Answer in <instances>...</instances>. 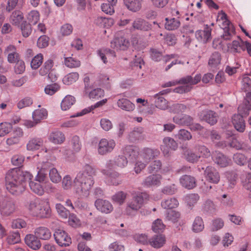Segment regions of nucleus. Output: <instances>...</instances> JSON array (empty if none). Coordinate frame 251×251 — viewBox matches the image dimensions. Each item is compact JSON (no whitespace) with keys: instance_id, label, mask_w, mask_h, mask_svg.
<instances>
[{"instance_id":"obj_1","label":"nucleus","mask_w":251,"mask_h":251,"mask_svg":"<svg viewBox=\"0 0 251 251\" xmlns=\"http://www.w3.org/2000/svg\"><path fill=\"white\" fill-rule=\"evenodd\" d=\"M96 172L91 166L85 165L73 180L70 175H66L62 180V186L65 190L71 189L73 185L74 193L80 199L88 197L95 183L94 176Z\"/></svg>"},{"instance_id":"obj_2","label":"nucleus","mask_w":251,"mask_h":251,"mask_svg":"<svg viewBox=\"0 0 251 251\" xmlns=\"http://www.w3.org/2000/svg\"><path fill=\"white\" fill-rule=\"evenodd\" d=\"M32 177L29 172L20 168L10 170L5 176L6 188L12 194L18 195L25 190V183L28 182L30 189L34 193L42 195L44 194L43 187L40 183L31 181Z\"/></svg>"},{"instance_id":"obj_3","label":"nucleus","mask_w":251,"mask_h":251,"mask_svg":"<svg viewBox=\"0 0 251 251\" xmlns=\"http://www.w3.org/2000/svg\"><path fill=\"white\" fill-rule=\"evenodd\" d=\"M148 197L146 193H139L134 196L127 203L126 208V214L129 216L134 215L142 207L144 201Z\"/></svg>"},{"instance_id":"obj_4","label":"nucleus","mask_w":251,"mask_h":251,"mask_svg":"<svg viewBox=\"0 0 251 251\" xmlns=\"http://www.w3.org/2000/svg\"><path fill=\"white\" fill-rule=\"evenodd\" d=\"M201 80V75L200 74H197L194 77L191 75H187L179 79L178 80H174L167 82L162 85V87H169L176 85L178 84H189L195 85Z\"/></svg>"},{"instance_id":"obj_5","label":"nucleus","mask_w":251,"mask_h":251,"mask_svg":"<svg viewBox=\"0 0 251 251\" xmlns=\"http://www.w3.org/2000/svg\"><path fill=\"white\" fill-rule=\"evenodd\" d=\"M53 236L56 243L60 247H69L72 244L70 236L62 229H56L53 233Z\"/></svg>"},{"instance_id":"obj_6","label":"nucleus","mask_w":251,"mask_h":251,"mask_svg":"<svg viewBox=\"0 0 251 251\" xmlns=\"http://www.w3.org/2000/svg\"><path fill=\"white\" fill-rule=\"evenodd\" d=\"M101 173L106 176V181L109 185L118 186L122 184L123 178L121 175L115 171L102 169Z\"/></svg>"},{"instance_id":"obj_7","label":"nucleus","mask_w":251,"mask_h":251,"mask_svg":"<svg viewBox=\"0 0 251 251\" xmlns=\"http://www.w3.org/2000/svg\"><path fill=\"white\" fill-rule=\"evenodd\" d=\"M16 209L15 201L10 198L4 199L0 203V212L3 216H8Z\"/></svg>"},{"instance_id":"obj_8","label":"nucleus","mask_w":251,"mask_h":251,"mask_svg":"<svg viewBox=\"0 0 251 251\" xmlns=\"http://www.w3.org/2000/svg\"><path fill=\"white\" fill-rule=\"evenodd\" d=\"M27 199L25 203V206L29 210L31 215L36 216L39 208H40L41 205H42V202H40L38 198H36L31 194L28 195Z\"/></svg>"},{"instance_id":"obj_9","label":"nucleus","mask_w":251,"mask_h":251,"mask_svg":"<svg viewBox=\"0 0 251 251\" xmlns=\"http://www.w3.org/2000/svg\"><path fill=\"white\" fill-rule=\"evenodd\" d=\"M116 146L115 142L113 139L107 140L101 139L98 145V152L100 155H105L111 152Z\"/></svg>"},{"instance_id":"obj_10","label":"nucleus","mask_w":251,"mask_h":251,"mask_svg":"<svg viewBox=\"0 0 251 251\" xmlns=\"http://www.w3.org/2000/svg\"><path fill=\"white\" fill-rule=\"evenodd\" d=\"M161 179L162 176L160 174H151L143 179L142 185L145 188L157 187L161 184Z\"/></svg>"},{"instance_id":"obj_11","label":"nucleus","mask_w":251,"mask_h":251,"mask_svg":"<svg viewBox=\"0 0 251 251\" xmlns=\"http://www.w3.org/2000/svg\"><path fill=\"white\" fill-rule=\"evenodd\" d=\"M199 116L201 121H203L211 126L216 124L217 122V115L212 110H203L199 114Z\"/></svg>"},{"instance_id":"obj_12","label":"nucleus","mask_w":251,"mask_h":251,"mask_svg":"<svg viewBox=\"0 0 251 251\" xmlns=\"http://www.w3.org/2000/svg\"><path fill=\"white\" fill-rule=\"evenodd\" d=\"M206 180L209 182L217 184L220 179V176L217 170L212 167L207 166L204 170Z\"/></svg>"},{"instance_id":"obj_13","label":"nucleus","mask_w":251,"mask_h":251,"mask_svg":"<svg viewBox=\"0 0 251 251\" xmlns=\"http://www.w3.org/2000/svg\"><path fill=\"white\" fill-rule=\"evenodd\" d=\"M95 206L97 210L102 213L108 214L113 209L111 203L108 201L98 199L95 202Z\"/></svg>"},{"instance_id":"obj_14","label":"nucleus","mask_w":251,"mask_h":251,"mask_svg":"<svg viewBox=\"0 0 251 251\" xmlns=\"http://www.w3.org/2000/svg\"><path fill=\"white\" fill-rule=\"evenodd\" d=\"M221 27L224 29V32L222 35V38L225 40H229L231 39L233 35L235 34V29L230 23V21L227 19L222 21Z\"/></svg>"},{"instance_id":"obj_15","label":"nucleus","mask_w":251,"mask_h":251,"mask_svg":"<svg viewBox=\"0 0 251 251\" xmlns=\"http://www.w3.org/2000/svg\"><path fill=\"white\" fill-rule=\"evenodd\" d=\"M211 31L212 28L206 25L203 30H197L196 32V38L199 41L206 43L211 38Z\"/></svg>"},{"instance_id":"obj_16","label":"nucleus","mask_w":251,"mask_h":251,"mask_svg":"<svg viewBox=\"0 0 251 251\" xmlns=\"http://www.w3.org/2000/svg\"><path fill=\"white\" fill-rule=\"evenodd\" d=\"M129 46L128 40L124 37H115L111 42V47L116 50H126Z\"/></svg>"},{"instance_id":"obj_17","label":"nucleus","mask_w":251,"mask_h":251,"mask_svg":"<svg viewBox=\"0 0 251 251\" xmlns=\"http://www.w3.org/2000/svg\"><path fill=\"white\" fill-rule=\"evenodd\" d=\"M163 145L161 146V150L162 151L165 155L169 154V149L173 150H176L177 148L178 145L176 141L172 138L166 137L163 139Z\"/></svg>"},{"instance_id":"obj_18","label":"nucleus","mask_w":251,"mask_h":251,"mask_svg":"<svg viewBox=\"0 0 251 251\" xmlns=\"http://www.w3.org/2000/svg\"><path fill=\"white\" fill-rule=\"evenodd\" d=\"M132 27L136 30L148 31L151 29L152 25L145 20L138 18L135 19L132 23Z\"/></svg>"},{"instance_id":"obj_19","label":"nucleus","mask_w":251,"mask_h":251,"mask_svg":"<svg viewBox=\"0 0 251 251\" xmlns=\"http://www.w3.org/2000/svg\"><path fill=\"white\" fill-rule=\"evenodd\" d=\"M159 153L160 152L158 150L147 148L142 150L141 156L145 162L148 163L151 160L157 157Z\"/></svg>"},{"instance_id":"obj_20","label":"nucleus","mask_w":251,"mask_h":251,"mask_svg":"<svg viewBox=\"0 0 251 251\" xmlns=\"http://www.w3.org/2000/svg\"><path fill=\"white\" fill-rule=\"evenodd\" d=\"M25 241L28 247L34 250H38L41 247L40 240L35 235L31 234L26 235L25 238Z\"/></svg>"},{"instance_id":"obj_21","label":"nucleus","mask_w":251,"mask_h":251,"mask_svg":"<svg viewBox=\"0 0 251 251\" xmlns=\"http://www.w3.org/2000/svg\"><path fill=\"white\" fill-rule=\"evenodd\" d=\"M232 123L236 130L243 132L246 128L245 120L242 115L239 114H234L232 117Z\"/></svg>"},{"instance_id":"obj_22","label":"nucleus","mask_w":251,"mask_h":251,"mask_svg":"<svg viewBox=\"0 0 251 251\" xmlns=\"http://www.w3.org/2000/svg\"><path fill=\"white\" fill-rule=\"evenodd\" d=\"M173 121L177 125L188 126L193 122L194 119L190 115L182 114L173 117Z\"/></svg>"},{"instance_id":"obj_23","label":"nucleus","mask_w":251,"mask_h":251,"mask_svg":"<svg viewBox=\"0 0 251 251\" xmlns=\"http://www.w3.org/2000/svg\"><path fill=\"white\" fill-rule=\"evenodd\" d=\"M48 139L50 142L54 144L59 145L65 141V137L61 131L55 130L50 133Z\"/></svg>"},{"instance_id":"obj_24","label":"nucleus","mask_w":251,"mask_h":251,"mask_svg":"<svg viewBox=\"0 0 251 251\" xmlns=\"http://www.w3.org/2000/svg\"><path fill=\"white\" fill-rule=\"evenodd\" d=\"M144 138L143 129L141 127L135 128L128 134V140L131 143H136L144 140Z\"/></svg>"},{"instance_id":"obj_25","label":"nucleus","mask_w":251,"mask_h":251,"mask_svg":"<svg viewBox=\"0 0 251 251\" xmlns=\"http://www.w3.org/2000/svg\"><path fill=\"white\" fill-rule=\"evenodd\" d=\"M180 183L183 187L188 189L194 188L196 185V179L189 175H184L180 178Z\"/></svg>"},{"instance_id":"obj_26","label":"nucleus","mask_w":251,"mask_h":251,"mask_svg":"<svg viewBox=\"0 0 251 251\" xmlns=\"http://www.w3.org/2000/svg\"><path fill=\"white\" fill-rule=\"evenodd\" d=\"M212 157L213 161L221 167L226 166L228 163L227 158L219 151H215L213 152Z\"/></svg>"},{"instance_id":"obj_27","label":"nucleus","mask_w":251,"mask_h":251,"mask_svg":"<svg viewBox=\"0 0 251 251\" xmlns=\"http://www.w3.org/2000/svg\"><path fill=\"white\" fill-rule=\"evenodd\" d=\"M123 151L125 155L128 156L132 160L136 159L139 154V148L133 146L127 145L124 147Z\"/></svg>"},{"instance_id":"obj_28","label":"nucleus","mask_w":251,"mask_h":251,"mask_svg":"<svg viewBox=\"0 0 251 251\" xmlns=\"http://www.w3.org/2000/svg\"><path fill=\"white\" fill-rule=\"evenodd\" d=\"M165 237L162 235H155L149 239V244L153 248H160L165 244Z\"/></svg>"},{"instance_id":"obj_29","label":"nucleus","mask_w":251,"mask_h":251,"mask_svg":"<svg viewBox=\"0 0 251 251\" xmlns=\"http://www.w3.org/2000/svg\"><path fill=\"white\" fill-rule=\"evenodd\" d=\"M50 214L51 209L48 202H42V205H41L36 217L46 218L49 217Z\"/></svg>"},{"instance_id":"obj_30","label":"nucleus","mask_w":251,"mask_h":251,"mask_svg":"<svg viewBox=\"0 0 251 251\" xmlns=\"http://www.w3.org/2000/svg\"><path fill=\"white\" fill-rule=\"evenodd\" d=\"M35 235L38 238L43 240H48L51 237V232L50 230L45 227H39L34 231Z\"/></svg>"},{"instance_id":"obj_31","label":"nucleus","mask_w":251,"mask_h":251,"mask_svg":"<svg viewBox=\"0 0 251 251\" xmlns=\"http://www.w3.org/2000/svg\"><path fill=\"white\" fill-rule=\"evenodd\" d=\"M118 107L124 110L132 111L135 108V105L127 99H119L117 101Z\"/></svg>"},{"instance_id":"obj_32","label":"nucleus","mask_w":251,"mask_h":251,"mask_svg":"<svg viewBox=\"0 0 251 251\" xmlns=\"http://www.w3.org/2000/svg\"><path fill=\"white\" fill-rule=\"evenodd\" d=\"M204 228V222L203 219L200 216L195 217L192 225L191 229L194 233H199L201 232Z\"/></svg>"},{"instance_id":"obj_33","label":"nucleus","mask_w":251,"mask_h":251,"mask_svg":"<svg viewBox=\"0 0 251 251\" xmlns=\"http://www.w3.org/2000/svg\"><path fill=\"white\" fill-rule=\"evenodd\" d=\"M221 55L217 51L213 52L210 56L208 65L212 69H216L221 63Z\"/></svg>"},{"instance_id":"obj_34","label":"nucleus","mask_w":251,"mask_h":251,"mask_svg":"<svg viewBox=\"0 0 251 251\" xmlns=\"http://www.w3.org/2000/svg\"><path fill=\"white\" fill-rule=\"evenodd\" d=\"M154 99L155 105L157 108L165 110L168 108L167 100L159 94H156L154 96Z\"/></svg>"},{"instance_id":"obj_35","label":"nucleus","mask_w":251,"mask_h":251,"mask_svg":"<svg viewBox=\"0 0 251 251\" xmlns=\"http://www.w3.org/2000/svg\"><path fill=\"white\" fill-rule=\"evenodd\" d=\"M165 28L168 30H174L177 29L180 25V21L175 18L165 19Z\"/></svg>"},{"instance_id":"obj_36","label":"nucleus","mask_w":251,"mask_h":251,"mask_svg":"<svg viewBox=\"0 0 251 251\" xmlns=\"http://www.w3.org/2000/svg\"><path fill=\"white\" fill-rule=\"evenodd\" d=\"M228 137H230L227 142H225L222 147H229L231 148L235 149L237 150H240L242 148V145L238 141L234 136L231 135V133L228 134Z\"/></svg>"},{"instance_id":"obj_37","label":"nucleus","mask_w":251,"mask_h":251,"mask_svg":"<svg viewBox=\"0 0 251 251\" xmlns=\"http://www.w3.org/2000/svg\"><path fill=\"white\" fill-rule=\"evenodd\" d=\"M43 145V140L41 138H35L30 140L26 145L29 151L36 150L40 149Z\"/></svg>"},{"instance_id":"obj_38","label":"nucleus","mask_w":251,"mask_h":251,"mask_svg":"<svg viewBox=\"0 0 251 251\" xmlns=\"http://www.w3.org/2000/svg\"><path fill=\"white\" fill-rule=\"evenodd\" d=\"M124 3L130 11L136 12L141 8V3L139 0H124Z\"/></svg>"},{"instance_id":"obj_39","label":"nucleus","mask_w":251,"mask_h":251,"mask_svg":"<svg viewBox=\"0 0 251 251\" xmlns=\"http://www.w3.org/2000/svg\"><path fill=\"white\" fill-rule=\"evenodd\" d=\"M69 143L73 151L75 152H78L80 151L82 145L80 138L78 136H73L71 138Z\"/></svg>"},{"instance_id":"obj_40","label":"nucleus","mask_w":251,"mask_h":251,"mask_svg":"<svg viewBox=\"0 0 251 251\" xmlns=\"http://www.w3.org/2000/svg\"><path fill=\"white\" fill-rule=\"evenodd\" d=\"M178 201L175 198L164 200L161 202V206L164 209H173L177 207Z\"/></svg>"},{"instance_id":"obj_41","label":"nucleus","mask_w":251,"mask_h":251,"mask_svg":"<svg viewBox=\"0 0 251 251\" xmlns=\"http://www.w3.org/2000/svg\"><path fill=\"white\" fill-rule=\"evenodd\" d=\"M48 112L46 109H36L32 113V118L35 123L37 124L41 120L46 118Z\"/></svg>"},{"instance_id":"obj_42","label":"nucleus","mask_w":251,"mask_h":251,"mask_svg":"<svg viewBox=\"0 0 251 251\" xmlns=\"http://www.w3.org/2000/svg\"><path fill=\"white\" fill-rule=\"evenodd\" d=\"M23 18V13L20 11H15L10 16V21L12 25L19 26Z\"/></svg>"},{"instance_id":"obj_43","label":"nucleus","mask_w":251,"mask_h":251,"mask_svg":"<svg viewBox=\"0 0 251 251\" xmlns=\"http://www.w3.org/2000/svg\"><path fill=\"white\" fill-rule=\"evenodd\" d=\"M75 98L70 95L66 96L62 100L61 103V107L63 110L69 109L75 103Z\"/></svg>"},{"instance_id":"obj_44","label":"nucleus","mask_w":251,"mask_h":251,"mask_svg":"<svg viewBox=\"0 0 251 251\" xmlns=\"http://www.w3.org/2000/svg\"><path fill=\"white\" fill-rule=\"evenodd\" d=\"M53 60L51 59H49L44 63L43 66L41 68L39 71V74L41 75H47L53 66Z\"/></svg>"},{"instance_id":"obj_45","label":"nucleus","mask_w":251,"mask_h":251,"mask_svg":"<svg viewBox=\"0 0 251 251\" xmlns=\"http://www.w3.org/2000/svg\"><path fill=\"white\" fill-rule=\"evenodd\" d=\"M79 77V75L76 72H72L65 75L63 78L64 84L69 85L75 82Z\"/></svg>"},{"instance_id":"obj_46","label":"nucleus","mask_w":251,"mask_h":251,"mask_svg":"<svg viewBox=\"0 0 251 251\" xmlns=\"http://www.w3.org/2000/svg\"><path fill=\"white\" fill-rule=\"evenodd\" d=\"M185 159L191 163H196L199 160L201 155L196 154L191 150H187L184 153Z\"/></svg>"},{"instance_id":"obj_47","label":"nucleus","mask_w":251,"mask_h":251,"mask_svg":"<svg viewBox=\"0 0 251 251\" xmlns=\"http://www.w3.org/2000/svg\"><path fill=\"white\" fill-rule=\"evenodd\" d=\"M175 136L176 138L182 141H188L192 138L191 133L185 129H180Z\"/></svg>"},{"instance_id":"obj_48","label":"nucleus","mask_w":251,"mask_h":251,"mask_svg":"<svg viewBox=\"0 0 251 251\" xmlns=\"http://www.w3.org/2000/svg\"><path fill=\"white\" fill-rule=\"evenodd\" d=\"M162 163L159 160H156L153 161L147 168L149 174L156 173L161 168Z\"/></svg>"},{"instance_id":"obj_49","label":"nucleus","mask_w":251,"mask_h":251,"mask_svg":"<svg viewBox=\"0 0 251 251\" xmlns=\"http://www.w3.org/2000/svg\"><path fill=\"white\" fill-rule=\"evenodd\" d=\"M49 177L50 180L54 183H58L61 180V176L55 168H52L50 170Z\"/></svg>"},{"instance_id":"obj_50","label":"nucleus","mask_w":251,"mask_h":251,"mask_svg":"<svg viewBox=\"0 0 251 251\" xmlns=\"http://www.w3.org/2000/svg\"><path fill=\"white\" fill-rule=\"evenodd\" d=\"M189 108V106L182 103L173 104L170 108V110L174 113H179L185 111L187 108Z\"/></svg>"},{"instance_id":"obj_51","label":"nucleus","mask_w":251,"mask_h":251,"mask_svg":"<svg viewBox=\"0 0 251 251\" xmlns=\"http://www.w3.org/2000/svg\"><path fill=\"white\" fill-rule=\"evenodd\" d=\"M180 214L178 212L174 210L168 211L165 216V219L168 221L176 223L180 218Z\"/></svg>"},{"instance_id":"obj_52","label":"nucleus","mask_w":251,"mask_h":251,"mask_svg":"<svg viewBox=\"0 0 251 251\" xmlns=\"http://www.w3.org/2000/svg\"><path fill=\"white\" fill-rule=\"evenodd\" d=\"M20 27L22 35L24 37H27L30 35L32 32L31 24L27 23L26 21H24L21 25Z\"/></svg>"},{"instance_id":"obj_53","label":"nucleus","mask_w":251,"mask_h":251,"mask_svg":"<svg viewBox=\"0 0 251 251\" xmlns=\"http://www.w3.org/2000/svg\"><path fill=\"white\" fill-rule=\"evenodd\" d=\"M55 208L58 214L62 218L67 219L70 215L69 210H67L61 203H56L55 205Z\"/></svg>"},{"instance_id":"obj_54","label":"nucleus","mask_w":251,"mask_h":251,"mask_svg":"<svg viewBox=\"0 0 251 251\" xmlns=\"http://www.w3.org/2000/svg\"><path fill=\"white\" fill-rule=\"evenodd\" d=\"M20 241V235L18 232H10L7 238V243L10 245L18 243Z\"/></svg>"},{"instance_id":"obj_55","label":"nucleus","mask_w":251,"mask_h":251,"mask_svg":"<svg viewBox=\"0 0 251 251\" xmlns=\"http://www.w3.org/2000/svg\"><path fill=\"white\" fill-rule=\"evenodd\" d=\"M115 164L117 167L123 168L127 165V160L126 157L123 155H119L114 158Z\"/></svg>"},{"instance_id":"obj_56","label":"nucleus","mask_w":251,"mask_h":251,"mask_svg":"<svg viewBox=\"0 0 251 251\" xmlns=\"http://www.w3.org/2000/svg\"><path fill=\"white\" fill-rule=\"evenodd\" d=\"M33 103V100L30 97H25L21 100L17 104V107L21 109L26 107L30 106Z\"/></svg>"},{"instance_id":"obj_57","label":"nucleus","mask_w":251,"mask_h":251,"mask_svg":"<svg viewBox=\"0 0 251 251\" xmlns=\"http://www.w3.org/2000/svg\"><path fill=\"white\" fill-rule=\"evenodd\" d=\"M224 226V221L221 218H216L212 221L210 229L212 231H217L221 229Z\"/></svg>"},{"instance_id":"obj_58","label":"nucleus","mask_w":251,"mask_h":251,"mask_svg":"<svg viewBox=\"0 0 251 251\" xmlns=\"http://www.w3.org/2000/svg\"><path fill=\"white\" fill-rule=\"evenodd\" d=\"M104 92L101 88L94 89L89 93V97L91 99L98 100L103 97Z\"/></svg>"},{"instance_id":"obj_59","label":"nucleus","mask_w":251,"mask_h":251,"mask_svg":"<svg viewBox=\"0 0 251 251\" xmlns=\"http://www.w3.org/2000/svg\"><path fill=\"white\" fill-rule=\"evenodd\" d=\"M27 19L30 24L34 25L39 20V13L36 10H32L28 14Z\"/></svg>"},{"instance_id":"obj_60","label":"nucleus","mask_w":251,"mask_h":251,"mask_svg":"<svg viewBox=\"0 0 251 251\" xmlns=\"http://www.w3.org/2000/svg\"><path fill=\"white\" fill-rule=\"evenodd\" d=\"M12 126L9 123L4 122L0 124V137L8 134L12 129Z\"/></svg>"},{"instance_id":"obj_61","label":"nucleus","mask_w":251,"mask_h":251,"mask_svg":"<svg viewBox=\"0 0 251 251\" xmlns=\"http://www.w3.org/2000/svg\"><path fill=\"white\" fill-rule=\"evenodd\" d=\"M165 226L162 220L157 219L152 223L151 228L154 232L159 233L163 231L165 228Z\"/></svg>"},{"instance_id":"obj_62","label":"nucleus","mask_w":251,"mask_h":251,"mask_svg":"<svg viewBox=\"0 0 251 251\" xmlns=\"http://www.w3.org/2000/svg\"><path fill=\"white\" fill-rule=\"evenodd\" d=\"M43 59V55L41 53L38 54L31 61L30 64L31 68L33 69L38 68L42 63Z\"/></svg>"},{"instance_id":"obj_63","label":"nucleus","mask_w":251,"mask_h":251,"mask_svg":"<svg viewBox=\"0 0 251 251\" xmlns=\"http://www.w3.org/2000/svg\"><path fill=\"white\" fill-rule=\"evenodd\" d=\"M242 89L244 91H251V79L248 75H244L241 81Z\"/></svg>"},{"instance_id":"obj_64","label":"nucleus","mask_w":251,"mask_h":251,"mask_svg":"<svg viewBox=\"0 0 251 251\" xmlns=\"http://www.w3.org/2000/svg\"><path fill=\"white\" fill-rule=\"evenodd\" d=\"M216 206L210 200L206 201L203 204V210L209 213H213L216 211Z\"/></svg>"}]
</instances>
